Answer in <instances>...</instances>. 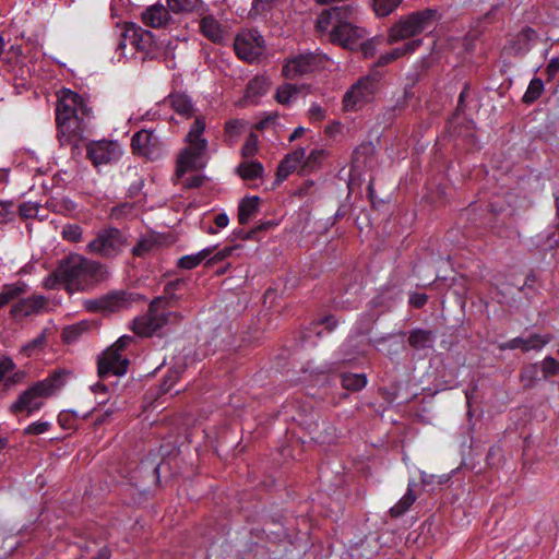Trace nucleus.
<instances>
[{"label": "nucleus", "mask_w": 559, "mask_h": 559, "mask_svg": "<svg viewBox=\"0 0 559 559\" xmlns=\"http://www.w3.org/2000/svg\"><path fill=\"white\" fill-rule=\"evenodd\" d=\"M47 329H44L38 336L23 345L20 353L26 358L41 353L47 346Z\"/></svg>", "instance_id": "obj_35"}, {"label": "nucleus", "mask_w": 559, "mask_h": 559, "mask_svg": "<svg viewBox=\"0 0 559 559\" xmlns=\"http://www.w3.org/2000/svg\"><path fill=\"white\" fill-rule=\"evenodd\" d=\"M471 83L465 82L459 95L456 108L447 121L448 124H452L461 115L465 114L467 109V99L471 96Z\"/></svg>", "instance_id": "obj_40"}, {"label": "nucleus", "mask_w": 559, "mask_h": 559, "mask_svg": "<svg viewBox=\"0 0 559 559\" xmlns=\"http://www.w3.org/2000/svg\"><path fill=\"white\" fill-rule=\"evenodd\" d=\"M421 44H423L421 39H412V40L405 43L403 46L396 47L388 52H389L392 61H395L396 59H399L405 55L414 52L421 46Z\"/></svg>", "instance_id": "obj_48"}, {"label": "nucleus", "mask_w": 559, "mask_h": 559, "mask_svg": "<svg viewBox=\"0 0 559 559\" xmlns=\"http://www.w3.org/2000/svg\"><path fill=\"white\" fill-rule=\"evenodd\" d=\"M79 415L74 411H62L59 413L57 421L63 429H76Z\"/></svg>", "instance_id": "obj_50"}, {"label": "nucleus", "mask_w": 559, "mask_h": 559, "mask_svg": "<svg viewBox=\"0 0 559 559\" xmlns=\"http://www.w3.org/2000/svg\"><path fill=\"white\" fill-rule=\"evenodd\" d=\"M354 7L352 4H342L331 7L323 10L316 22V28L319 32H328L329 27L349 24L354 14Z\"/></svg>", "instance_id": "obj_13"}, {"label": "nucleus", "mask_w": 559, "mask_h": 559, "mask_svg": "<svg viewBox=\"0 0 559 559\" xmlns=\"http://www.w3.org/2000/svg\"><path fill=\"white\" fill-rule=\"evenodd\" d=\"M51 427V424L49 421H36L31 425H28L23 430V435L25 436H38L41 433L47 432Z\"/></svg>", "instance_id": "obj_59"}, {"label": "nucleus", "mask_w": 559, "mask_h": 559, "mask_svg": "<svg viewBox=\"0 0 559 559\" xmlns=\"http://www.w3.org/2000/svg\"><path fill=\"white\" fill-rule=\"evenodd\" d=\"M236 174L243 180H257L263 177L264 167L259 160H245L237 166Z\"/></svg>", "instance_id": "obj_32"}, {"label": "nucleus", "mask_w": 559, "mask_h": 559, "mask_svg": "<svg viewBox=\"0 0 559 559\" xmlns=\"http://www.w3.org/2000/svg\"><path fill=\"white\" fill-rule=\"evenodd\" d=\"M540 369L544 379L557 376L559 373V361L551 356H547L543 359Z\"/></svg>", "instance_id": "obj_54"}, {"label": "nucleus", "mask_w": 559, "mask_h": 559, "mask_svg": "<svg viewBox=\"0 0 559 559\" xmlns=\"http://www.w3.org/2000/svg\"><path fill=\"white\" fill-rule=\"evenodd\" d=\"M169 10L176 14L191 13L199 8L202 0H166Z\"/></svg>", "instance_id": "obj_45"}, {"label": "nucleus", "mask_w": 559, "mask_h": 559, "mask_svg": "<svg viewBox=\"0 0 559 559\" xmlns=\"http://www.w3.org/2000/svg\"><path fill=\"white\" fill-rule=\"evenodd\" d=\"M341 386L349 392H359L368 384L366 373L341 372Z\"/></svg>", "instance_id": "obj_31"}, {"label": "nucleus", "mask_w": 559, "mask_h": 559, "mask_svg": "<svg viewBox=\"0 0 559 559\" xmlns=\"http://www.w3.org/2000/svg\"><path fill=\"white\" fill-rule=\"evenodd\" d=\"M416 499L417 496L409 484L406 493L397 501L396 504L390 508L389 513L391 518L397 519L404 515L415 503Z\"/></svg>", "instance_id": "obj_34"}, {"label": "nucleus", "mask_w": 559, "mask_h": 559, "mask_svg": "<svg viewBox=\"0 0 559 559\" xmlns=\"http://www.w3.org/2000/svg\"><path fill=\"white\" fill-rule=\"evenodd\" d=\"M259 151V138L254 132H250L241 147V156L245 159L253 157Z\"/></svg>", "instance_id": "obj_49"}, {"label": "nucleus", "mask_w": 559, "mask_h": 559, "mask_svg": "<svg viewBox=\"0 0 559 559\" xmlns=\"http://www.w3.org/2000/svg\"><path fill=\"white\" fill-rule=\"evenodd\" d=\"M358 51H361L365 58H371L376 53L373 39H362L358 43Z\"/></svg>", "instance_id": "obj_64"}, {"label": "nucleus", "mask_w": 559, "mask_h": 559, "mask_svg": "<svg viewBox=\"0 0 559 559\" xmlns=\"http://www.w3.org/2000/svg\"><path fill=\"white\" fill-rule=\"evenodd\" d=\"M170 10L167 7L156 3L146 8V10L142 13V21L146 26L153 28H159L168 25L171 21Z\"/></svg>", "instance_id": "obj_20"}, {"label": "nucleus", "mask_w": 559, "mask_h": 559, "mask_svg": "<svg viewBox=\"0 0 559 559\" xmlns=\"http://www.w3.org/2000/svg\"><path fill=\"white\" fill-rule=\"evenodd\" d=\"M132 31L139 34L142 31V27L135 23L126 22L123 24L122 31L119 35L117 50H120L121 55H123V56H124V49L127 48L128 45H130L133 49L135 47V39H133L131 37Z\"/></svg>", "instance_id": "obj_36"}, {"label": "nucleus", "mask_w": 559, "mask_h": 559, "mask_svg": "<svg viewBox=\"0 0 559 559\" xmlns=\"http://www.w3.org/2000/svg\"><path fill=\"white\" fill-rule=\"evenodd\" d=\"M240 248V245L226 246L222 250L217 251L214 255L211 254L209 259L205 261V265L213 266L216 263L222 262L228 257H230L234 253V251L239 250Z\"/></svg>", "instance_id": "obj_53"}, {"label": "nucleus", "mask_w": 559, "mask_h": 559, "mask_svg": "<svg viewBox=\"0 0 559 559\" xmlns=\"http://www.w3.org/2000/svg\"><path fill=\"white\" fill-rule=\"evenodd\" d=\"M60 284H63V278L59 273L58 266L51 272L44 281V287L47 289H56Z\"/></svg>", "instance_id": "obj_62"}, {"label": "nucleus", "mask_w": 559, "mask_h": 559, "mask_svg": "<svg viewBox=\"0 0 559 559\" xmlns=\"http://www.w3.org/2000/svg\"><path fill=\"white\" fill-rule=\"evenodd\" d=\"M131 150L135 156L155 162L165 153L163 141L153 130L141 129L131 138Z\"/></svg>", "instance_id": "obj_9"}, {"label": "nucleus", "mask_w": 559, "mask_h": 559, "mask_svg": "<svg viewBox=\"0 0 559 559\" xmlns=\"http://www.w3.org/2000/svg\"><path fill=\"white\" fill-rule=\"evenodd\" d=\"M442 15L437 9L427 8L415 11L397 21L389 31L390 44L414 37L436 25Z\"/></svg>", "instance_id": "obj_5"}, {"label": "nucleus", "mask_w": 559, "mask_h": 559, "mask_svg": "<svg viewBox=\"0 0 559 559\" xmlns=\"http://www.w3.org/2000/svg\"><path fill=\"white\" fill-rule=\"evenodd\" d=\"M27 292L26 283L17 281L12 284H4L0 290V309L17 301Z\"/></svg>", "instance_id": "obj_26"}, {"label": "nucleus", "mask_w": 559, "mask_h": 559, "mask_svg": "<svg viewBox=\"0 0 559 559\" xmlns=\"http://www.w3.org/2000/svg\"><path fill=\"white\" fill-rule=\"evenodd\" d=\"M305 155L306 150L304 147H298L286 154L277 166L275 183H282L294 171L299 173Z\"/></svg>", "instance_id": "obj_18"}, {"label": "nucleus", "mask_w": 559, "mask_h": 559, "mask_svg": "<svg viewBox=\"0 0 559 559\" xmlns=\"http://www.w3.org/2000/svg\"><path fill=\"white\" fill-rule=\"evenodd\" d=\"M271 86V82L265 76H254L249 81L247 85V97L248 98H259L267 93Z\"/></svg>", "instance_id": "obj_37"}, {"label": "nucleus", "mask_w": 559, "mask_h": 559, "mask_svg": "<svg viewBox=\"0 0 559 559\" xmlns=\"http://www.w3.org/2000/svg\"><path fill=\"white\" fill-rule=\"evenodd\" d=\"M253 35L239 33L237 34L234 43L236 55L248 62H252L259 58L261 51H258L257 46L253 45Z\"/></svg>", "instance_id": "obj_21"}, {"label": "nucleus", "mask_w": 559, "mask_h": 559, "mask_svg": "<svg viewBox=\"0 0 559 559\" xmlns=\"http://www.w3.org/2000/svg\"><path fill=\"white\" fill-rule=\"evenodd\" d=\"M302 88V85L298 86L290 83H284L277 87L275 100L281 105L287 106L290 104L293 98L297 97Z\"/></svg>", "instance_id": "obj_38"}, {"label": "nucleus", "mask_w": 559, "mask_h": 559, "mask_svg": "<svg viewBox=\"0 0 559 559\" xmlns=\"http://www.w3.org/2000/svg\"><path fill=\"white\" fill-rule=\"evenodd\" d=\"M71 372L67 369L58 368L52 370L47 378L34 382L22 391L10 405L9 412L15 416L19 414L31 416L38 412L44 406V402L40 399L53 396L64 386Z\"/></svg>", "instance_id": "obj_3"}, {"label": "nucleus", "mask_w": 559, "mask_h": 559, "mask_svg": "<svg viewBox=\"0 0 559 559\" xmlns=\"http://www.w3.org/2000/svg\"><path fill=\"white\" fill-rule=\"evenodd\" d=\"M380 313H377L374 311H367L360 314L355 328L356 334H369L372 330V325L378 321Z\"/></svg>", "instance_id": "obj_41"}, {"label": "nucleus", "mask_w": 559, "mask_h": 559, "mask_svg": "<svg viewBox=\"0 0 559 559\" xmlns=\"http://www.w3.org/2000/svg\"><path fill=\"white\" fill-rule=\"evenodd\" d=\"M433 343L435 335L430 330L414 329L408 334V344L415 350L429 349Z\"/></svg>", "instance_id": "obj_28"}, {"label": "nucleus", "mask_w": 559, "mask_h": 559, "mask_svg": "<svg viewBox=\"0 0 559 559\" xmlns=\"http://www.w3.org/2000/svg\"><path fill=\"white\" fill-rule=\"evenodd\" d=\"M200 33L214 44L223 43L224 31L213 15H206L200 20Z\"/></svg>", "instance_id": "obj_25"}, {"label": "nucleus", "mask_w": 559, "mask_h": 559, "mask_svg": "<svg viewBox=\"0 0 559 559\" xmlns=\"http://www.w3.org/2000/svg\"><path fill=\"white\" fill-rule=\"evenodd\" d=\"M162 245V237L156 233H148L141 236L135 246L132 248L131 253L135 258H145L147 254L157 250Z\"/></svg>", "instance_id": "obj_24"}, {"label": "nucleus", "mask_w": 559, "mask_h": 559, "mask_svg": "<svg viewBox=\"0 0 559 559\" xmlns=\"http://www.w3.org/2000/svg\"><path fill=\"white\" fill-rule=\"evenodd\" d=\"M187 281L176 278L165 284L164 295L151 300L147 312L132 321V331L141 337H151L170 322L181 319V314L170 309L178 305L180 296L176 294Z\"/></svg>", "instance_id": "obj_1"}, {"label": "nucleus", "mask_w": 559, "mask_h": 559, "mask_svg": "<svg viewBox=\"0 0 559 559\" xmlns=\"http://www.w3.org/2000/svg\"><path fill=\"white\" fill-rule=\"evenodd\" d=\"M134 209V205L132 203H120L111 209L110 215L111 217L119 219L121 217H124L129 215Z\"/></svg>", "instance_id": "obj_63"}, {"label": "nucleus", "mask_w": 559, "mask_h": 559, "mask_svg": "<svg viewBox=\"0 0 559 559\" xmlns=\"http://www.w3.org/2000/svg\"><path fill=\"white\" fill-rule=\"evenodd\" d=\"M132 38L135 39V52L141 53V60H154L163 55L162 45L155 39L151 31L142 28L139 33L132 31Z\"/></svg>", "instance_id": "obj_16"}, {"label": "nucleus", "mask_w": 559, "mask_h": 559, "mask_svg": "<svg viewBox=\"0 0 559 559\" xmlns=\"http://www.w3.org/2000/svg\"><path fill=\"white\" fill-rule=\"evenodd\" d=\"M326 60V56L322 53H300L285 61L282 68V74L288 80H294L323 68Z\"/></svg>", "instance_id": "obj_10"}, {"label": "nucleus", "mask_w": 559, "mask_h": 559, "mask_svg": "<svg viewBox=\"0 0 559 559\" xmlns=\"http://www.w3.org/2000/svg\"><path fill=\"white\" fill-rule=\"evenodd\" d=\"M367 32L365 28L353 23L334 26L329 32V40L333 45H338L350 51H358L359 40L365 39Z\"/></svg>", "instance_id": "obj_12"}, {"label": "nucleus", "mask_w": 559, "mask_h": 559, "mask_svg": "<svg viewBox=\"0 0 559 559\" xmlns=\"http://www.w3.org/2000/svg\"><path fill=\"white\" fill-rule=\"evenodd\" d=\"M146 297L142 294L130 290H112L108 294L94 299H87L83 306L86 311L97 312H116L129 308L132 304L145 301Z\"/></svg>", "instance_id": "obj_7"}, {"label": "nucleus", "mask_w": 559, "mask_h": 559, "mask_svg": "<svg viewBox=\"0 0 559 559\" xmlns=\"http://www.w3.org/2000/svg\"><path fill=\"white\" fill-rule=\"evenodd\" d=\"M242 127H243L242 120H239V119L228 120L225 123V128H224L225 136L230 140L236 139L241 133Z\"/></svg>", "instance_id": "obj_58"}, {"label": "nucleus", "mask_w": 559, "mask_h": 559, "mask_svg": "<svg viewBox=\"0 0 559 559\" xmlns=\"http://www.w3.org/2000/svg\"><path fill=\"white\" fill-rule=\"evenodd\" d=\"M129 245L128 236L119 228L105 227L96 233V236L86 247L87 251L104 259L118 257Z\"/></svg>", "instance_id": "obj_6"}, {"label": "nucleus", "mask_w": 559, "mask_h": 559, "mask_svg": "<svg viewBox=\"0 0 559 559\" xmlns=\"http://www.w3.org/2000/svg\"><path fill=\"white\" fill-rule=\"evenodd\" d=\"M87 328L88 325L84 321L66 326L61 333L62 342L66 344L75 343L87 331Z\"/></svg>", "instance_id": "obj_42"}, {"label": "nucleus", "mask_w": 559, "mask_h": 559, "mask_svg": "<svg viewBox=\"0 0 559 559\" xmlns=\"http://www.w3.org/2000/svg\"><path fill=\"white\" fill-rule=\"evenodd\" d=\"M39 205L37 203L24 202L21 203L17 207L19 215L24 218H35L38 215Z\"/></svg>", "instance_id": "obj_57"}, {"label": "nucleus", "mask_w": 559, "mask_h": 559, "mask_svg": "<svg viewBox=\"0 0 559 559\" xmlns=\"http://www.w3.org/2000/svg\"><path fill=\"white\" fill-rule=\"evenodd\" d=\"M421 44H423L421 39H412V40L405 43L403 46L396 47L388 52H389L392 61H395L396 59H399L405 55L414 52L421 46Z\"/></svg>", "instance_id": "obj_47"}, {"label": "nucleus", "mask_w": 559, "mask_h": 559, "mask_svg": "<svg viewBox=\"0 0 559 559\" xmlns=\"http://www.w3.org/2000/svg\"><path fill=\"white\" fill-rule=\"evenodd\" d=\"M340 355H341L340 364L347 365V364H353L359 357L365 356L366 352L361 348L359 342L356 338L349 337L341 346Z\"/></svg>", "instance_id": "obj_29"}, {"label": "nucleus", "mask_w": 559, "mask_h": 559, "mask_svg": "<svg viewBox=\"0 0 559 559\" xmlns=\"http://www.w3.org/2000/svg\"><path fill=\"white\" fill-rule=\"evenodd\" d=\"M45 297L44 296H31L27 298H19L10 309V317L13 320H19L25 317H29L39 312L41 308L45 306Z\"/></svg>", "instance_id": "obj_19"}, {"label": "nucleus", "mask_w": 559, "mask_h": 559, "mask_svg": "<svg viewBox=\"0 0 559 559\" xmlns=\"http://www.w3.org/2000/svg\"><path fill=\"white\" fill-rule=\"evenodd\" d=\"M165 104H168L169 107L186 119H190L194 115V105L192 99L179 92L170 93L165 99Z\"/></svg>", "instance_id": "obj_22"}, {"label": "nucleus", "mask_w": 559, "mask_h": 559, "mask_svg": "<svg viewBox=\"0 0 559 559\" xmlns=\"http://www.w3.org/2000/svg\"><path fill=\"white\" fill-rule=\"evenodd\" d=\"M539 367L537 362L527 364L522 367L519 378L524 389H532L538 380Z\"/></svg>", "instance_id": "obj_39"}, {"label": "nucleus", "mask_w": 559, "mask_h": 559, "mask_svg": "<svg viewBox=\"0 0 559 559\" xmlns=\"http://www.w3.org/2000/svg\"><path fill=\"white\" fill-rule=\"evenodd\" d=\"M537 38V32L530 26H525L511 40V49L513 53L515 56H524L531 50L532 44Z\"/></svg>", "instance_id": "obj_23"}, {"label": "nucleus", "mask_w": 559, "mask_h": 559, "mask_svg": "<svg viewBox=\"0 0 559 559\" xmlns=\"http://www.w3.org/2000/svg\"><path fill=\"white\" fill-rule=\"evenodd\" d=\"M57 126V138L60 145L78 146L84 140L86 122L83 117H72Z\"/></svg>", "instance_id": "obj_15"}, {"label": "nucleus", "mask_w": 559, "mask_h": 559, "mask_svg": "<svg viewBox=\"0 0 559 559\" xmlns=\"http://www.w3.org/2000/svg\"><path fill=\"white\" fill-rule=\"evenodd\" d=\"M373 10L378 16L384 17L390 15L403 0H372Z\"/></svg>", "instance_id": "obj_46"}, {"label": "nucleus", "mask_w": 559, "mask_h": 559, "mask_svg": "<svg viewBox=\"0 0 559 559\" xmlns=\"http://www.w3.org/2000/svg\"><path fill=\"white\" fill-rule=\"evenodd\" d=\"M205 119L197 116L185 138L187 146L177 157L176 175L182 177L187 171L201 170L205 167L204 156L207 152V140L203 136Z\"/></svg>", "instance_id": "obj_4"}, {"label": "nucleus", "mask_w": 559, "mask_h": 559, "mask_svg": "<svg viewBox=\"0 0 559 559\" xmlns=\"http://www.w3.org/2000/svg\"><path fill=\"white\" fill-rule=\"evenodd\" d=\"M554 336L550 333L546 334H538L533 333L527 338H524L525 342V348L524 353H527L530 350H540L545 345L550 343L552 341Z\"/></svg>", "instance_id": "obj_43"}, {"label": "nucleus", "mask_w": 559, "mask_h": 559, "mask_svg": "<svg viewBox=\"0 0 559 559\" xmlns=\"http://www.w3.org/2000/svg\"><path fill=\"white\" fill-rule=\"evenodd\" d=\"M16 211L13 201H0V224L14 221Z\"/></svg>", "instance_id": "obj_55"}, {"label": "nucleus", "mask_w": 559, "mask_h": 559, "mask_svg": "<svg viewBox=\"0 0 559 559\" xmlns=\"http://www.w3.org/2000/svg\"><path fill=\"white\" fill-rule=\"evenodd\" d=\"M129 367V359L116 349H105L97 359V373L102 380L109 376H123Z\"/></svg>", "instance_id": "obj_14"}, {"label": "nucleus", "mask_w": 559, "mask_h": 559, "mask_svg": "<svg viewBox=\"0 0 559 559\" xmlns=\"http://www.w3.org/2000/svg\"><path fill=\"white\" fill-rule=\"evenodd\" d=\"M379 82L371 76H362L343 96L345 111H357L370 103L378 91Z\"/></svg>", "instance_id": "obj_8"}, {"label": "nucleus", "mask_w": 559, "mask_h": 559, "mask_svg": "<svg viewBox=\"0 0 559 559\" xmlns=\"http://www.w3.org/2000/svg\"><path fill=\"white\" fill-rule=\"evenodd\" d=\"M374 154V146L370 142L361 143L353 152V160L366 164L367 159Z\"/></svg>", "instance_id": "obj_52"}, {"label": "nucleus", "mask_w": 559, "mask_h": 559, "mask_svg": "<svg viewBox=\"0 0 559 559\" xmlns=\"http://www.w3.org/2000/svg\"><path fill=\"white\" fill-rule=\"evenodd\" d=\"M16 365L11 357L2 356L0 358V383L4 382L5 378L8 377L7 374L14 371Z\"/></svg>", "instance_id": "obj_61"}, {"label": "nucleus", "mask_w": 559, "mask_h": 559, "mask_svg": "<svg viewBox=\"0 0 559 559\" xmlns=\"http://www.w3.org/2000/svg\"><path fill=\"white\" fill-rule=\"evenodd\" d=\"M326 156L328 152L325 150H312L307 157H304L302 164L300 165L299 175L308 176L319 170L322 166V162Z\"/></svg>", "instance_id": "obj_30"}, {"label": "nucleus", "mask_w": 559, "mask_h": 559, "mask_svg": "<svg viewBox=\"0 0 559 559\" xmlns=\"http://www.w3.org/2000/svg\"><path fill=\"white\" fill-rule=\"evenodd\" d=\"M82 104V96L69 88L61 91V96L56 104V124H62L63 121L76 117L78 107Z\"/></svg>", "instance_id": "obj_17"}, {"label": "nucleus", "mask_w": 559, "mask_h": 559, "mask_svg": "<svg viewBox=\"0 0 559 559\" xmlns=\"http://www.w3.org/2000/svg\"><path fill=\"white\" fill-rule=\"evenodd\" d=\"M122 154L117 141H91L86 145V157L95 167L117 162Z\"/></svg>", "instance_id": "obj_11"}, {"label": "nucleus", "mask_w": 559, "mask_h": 559, "mask_svg": "<svg viewBox=\"0 0 559 559\" xmlns=\"http://www.w3.org/2000/svg\"><path fill=\"white\" fill-rule=\"evenodd\" d=\"M214 249L215 247H207L195 254L183 255L177 261V266L182 270H193L204 260H207Z\"/></svg>", "instance_id": "obj_33"}, {"label": "nucleus", "mask_w": 559, "mask_h": 559, "mask_svg": "<svg viewBox=\"0 0 559 559\" xmlns=\"http://www.w3.org/2000/svg\"><path fill=\"white\" fill-rule=\"evenodd\" d=\"M544 92V82L539 78L531 80L526 92L522 97V102L526 105L535 103Z\"/></svg>", "instance_id": "obj_44"}, {"label": "nucleus", "mask_w": 559, "mask_h": 559, "mask_svg": "<svg viewBox=\"0 0 559 559\" xmlns=\"http://www.w3.org/2000/svg\"><path fill=\"white\" fill-rule=\"evenodd\" d=\"M260 198L258 195L245 197L238 204V223L246 225L259 212Z\"/></svg>", "instance_id": "obj_27"}, {"label": "nucleus", "mask_w": 559, "mask_h": 559, "mask_svg": "<svg viewBox=\"0 0 559 559\" xmlns=\"http://www.w3.org/2000/svg\"><path fill=\"white\" fill-rule=\"evenodd\" d=\"M57 266L69 294L95 288L105 278L106 273L100 262L88 260L78 253L64 257Z\"/></svg>", "instance_id": "obj_2"}, {"label": "nucleus", "mask_w": 559, "mask_h": 559, "mask_svg": "<svg viewBox=\"0 0 559 559\" xmlns=\"http://www.w3.org/2000/svg\"><path fill=\"white\" fill-rule=\"evenodd\" d=\"M62 238L71 242H79L82 239L83 229L76 224H68L62 229Z\"/></svg>", "instance_id": "obj_56"}, {"label": "nucleus", "mask_w": 559, "mask_h": 559, "mask_svg": "<svg viewBox=\"0 0 559 559\" xmlns=\"http://www.w3.org/2000/svg\"><path fill=\"white\" fill-rule=\"evenodd\" d=\"M26 376L27 373L25 370L12 371L11 374H9L3 382L4 389L9 390L12 386L23 383L26 379Z\"/></svg>", "instance_id": "obj_60"}, {"label": "nucleus", "mask_w": 559, "mask_h": 559, "mask_svg": "<svg viewBox=\"0 0 559 559\" xmlns=\"http://www.w3.org/2000/svg\"><path fill=\"white\" fill-rule=\"evenodd\" d=\"M182 369L180 368H171L162 379L159 389L162 393H168L175 383L180 379Z\"/></svg>", "instance_id": "obj_51"}]
</instances>
